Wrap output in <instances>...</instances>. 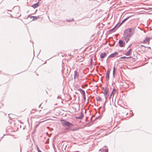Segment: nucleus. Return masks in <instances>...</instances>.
<instances>
[{
  "mask_svg": "<svg viewBox=\"0 0 152 152\" xmlns=\"http://www.w3.org/2000/svg\"><path fill=\"white\" fill-rule=\"evenodd\" d=\"M115 88H113V90L112 91H113V92L114 91H115Z\"/></svg>",
  "mask_w": 152,
  "mask_h": 152,
  "instance_id": "30",
  "label": "nucleus"
},
{
  "mask_svg": "<svg viewBox=\"0 0 152 152\" xmlns=\"http://www.w3.org/2000/svg\"><path fill=\"white\" fill-rule=\"evenodd\" d=\"M118 54V53L117 52H115L114 53H112L108 57L107 59H108L109 57H115L116 55H117Z\"/></svg>",
  "mask_w": 152,
  "mask_h": 152,
  "instance_id": "8",
  "label": "nucleus"
},
{
  "mask_svg": "<svg viewBox=\"0 0 152 152\" xmlns=\"http://www.w3.org/2000/svg\"><path fill=\"white\" fill-rule=\"evenodd\" d=\"M120 24H121V23H117L114 26V28H115L118 26V27H119L121 26V25H120Z\"/></svg>",
  "mask_w": 152,
  "mask_h": 152,
  "instance_id": "17",
  "label": "nucleus"
},
{
  "mask_svg": "<svg viewBox=\"0 0 152 152\" xmlns=\"http://www.w3.org/2000/svg\"><path fill=\"white\" fill-rule=\"evenodd\" d=\"M105 103H104L103 105V107L102 108V112H103L105 111Z\"/></svg>",
  "mask_w": 152,
  "mask_h": 152,
  "instance_id": "16",
  "label": "nucleus"
},
{
  "mask_svg": "<svg viewBox=\"0 0 152 152\" xmlns=\"http://www.w3.org/2000/svg\"><path fill=\"white\" fill-rule=\"evenodd\" d=\"M10 124H11V122H10Z\"/></svg>",
  "mask_w": 152,
  "mask_h": 152,
  "instance_id": "38",
  "label": "nucleus"
},
{
  "mask_svg": "<svg viewBox=\"0 0 152 152\" xmlns=\"http://www.w3.org/2000/svg\"><path fill=\"white\" fill-rule=\"evenodd\" d=\"M84 116V115L83 113L82 112H81V114L79 116L76 117L75 118L76 119H81L83 118Z\"/></svg>",
  "mask_w": 152,
  "mask_h": 152,
  "instance_id": "9",
  "label": "nucleus"
},
{
  "mask_svg": "<svg viewBox=\"0 0 152 152\" xmlns=\"http://www.w3.org/2000/svg\"><path fill=\"white\" fill-rule=\"evenodd\" d=\"M11 16L12 17V15H11Z\"/></svg>",
  "mask_w": 152,
  "mask_h": 152,
  "instance_id": "37",
  "label": "nucleus"
},
{
  "mask_svg": "<svg viewBox=\"0 0 152 152\" xmlns=\"http://www.w3.org/2000/svg\"><path fill=\"white\" fill-rule=\"evenodd\" d=\"M115 67L114 66L113 67V77H114V76H115Z\"/></svg>",
  "mask_w": 152,
  "mask_h": 152,
  "instance_id": "20",
  "label": "nucleus"
},
{
  "mask_svg": "<svg viewBox=\"0 0 152 152\" xmlns=\"http://www.w3.org/2000/svg\"><path fill=\"white\" fill-rule=\"evenodd\" d=\"M118 44L119 46L121 47H123L124 46L125 43L121 40H120L118 41Z\"/></svg>",
  "mask_w": 152,
  "mask_h": 152,
  "instance_id": "5",
  "label": "nucleus"
},
{
  "mask_svg": "<svg viewBox=\"0 0 152 152\" xmlns=\"http://www.w3.org/2000/svg\"><path fill=\"white\" fill-rule=\"evenodd\" d=\"M109 89L107 87H105L104 90L103 91L104 92L103 93L104 94V95L105 96L106 100L107 99L109 96Z\"/></svg>",
  "mask_w": 152,
  "mask_h": 152,
  "instance_id": "3",
  "label": "nucleus"
},
{
  "mask_svg": "<svg viewBox=\"0 0 152 152\" xmlns=\"http://www.w3.org/2000/svg\"><path fill=\"white\" fill-rule=\"evenodd\" d=\"M99 116L97 117H96V118H95V119H94V121H95V120H96V119H97L99 118Z\"/></svg>",
  "mask_w": 152,
  "mask_h": 152,
  "instance_id": "28",
  "label": "nucleus"
},
{
  "mask_svg": "<svg viewBox=\"0 0 152 152\" xmlns=\"http://www.w3.org/2000/svg\"><path fill=\"white\" fill-rule=\"evenodd\" d=\"M8 11H11L10 10H8Z\"/></svg>",
  "mask_w": 152,
  "mask_h": 152,
  "instance_id": "40",
  "label": "nucleus"
},
{
  "mask_svg": "<svg viewBox=\"0 0 152 152\" xmlns=\"http://www.w3.org/2000/svg\"><path fill=\"white\" fill-rule=\"evenodd\" d=\"M141 46L142 47H144L145 48H146V47H145V46L142 45H141Z\"/></svg>",
  "mask_w": 152,
  "mask_h": 152,
  "instance_id": "29",
  "label": "nucleus"
},
{
  "mask_svg": "<svg viewBox=\"0 0 152 152\" xmlns=\"http://www.w3.org/2000/svg\"><path fill=\"white\" fill-rule=\"evenodd\" d=\"M61 123L62 125L64 126H67L69 127L73 126V124L70 123L69 122L64 120H62L61 121Z\"/></svg>",
  "mask_w": 152,
  "mask_h": 152,
  "instance_id": "2",
  "label": "nucleus"
},
{
  "mask_svg": "<svg viewBox=\"0 0 152 152\" xmlns=\"http://www.w3.org/2000/svg\"><path fill=\"white\" fill-rule=\"evenodd\" d=\"M21 150L20 149V152H21Z\"/></svg>",
  "mask_w": 152,
  "mask_h": 152,
  "instance_id": "41",
  "label": "nucleus"
},
{
  "mask_svg": "<svg viewBox=\"0 0 152 152\" xmlns=\"http://www.w3.org/2000/svg\"><path fill=\"white\" fill-rule=\"evenodd\" d=\"M83 97L84 100H85L86 99V94L83 95Z\"/></svg>",
  "mask_w": 152,
  "mask_h": 152,
  "instance_id": "26",
  "label": "nucleus"
},
{
  "mask_svg": "<svg viewBox=\"0 0 152 152\" xmlns=\"http://www.w3.org/2000/svg\"><path fill=\"white\" fill-rule=\"evenodd\" d=\"M132 49H130L128 51H129V52H130V51H131Z\"/></svg>",
  "mask_w": 152,
  "mask_h": 152,
  "instance_id": "32",
  "label": "nucleus"
},
{
  "mask_svg": "<svg viewBox=\"0 0 152 152\" xmlns=\"http://www.w3.org/2000/svg\"><path fill=\"white\" fill-rule=\"evenodd\" d=\"M79 77V74L78 72L76 70H75L74 71V79H75L78 78Z\"/></svg>",
  "mask_w": 152,
  "mask_h": 152,
  "instance_id": "7",
  "label": "nucleus"
},
{
  "mask_svg": "<svg viewBox=\"0 0 152 152\" xmlns=\"http://www.w3.org/2000/svg\"><path fill=\"white\" fill-rule=\"evenodd\" d=\"M146 48H148V49H150L151 48L150 47H146Z\"/></svg>",
  "mask_w": 152,
  "mask_h": 152,
  "instance_id": "31",
  "label": "nucleus"
},
{
  "mask_svg": "<svg viewBox=\"0 0 152 152\" xmlns=\"http://www.w3.org/2000/svg\"><path fill=\"white\" fill-rule=\"evenodd\" d=\"M106 56V54L105 53H102L100 54V57L102 58H104Z\"/></svg>",
  "mask_w": 152,
  "mask_h": 152,
  "instance_id": "11",
  "label": "nucleus"
},
{
  "mask_svg": "<svg viewBox=\"0 0 152 152\" xmlns=\"http://www.w3.org/2000/svg\"><path fill=\"white\" fill-rule=\"evenodd\" d=\"M131 58V57H126L125 56H123L121 57L120 58L121 59H128Z\"/></svg>",
  "mask_w": 152,
  "mask_h": 152,
  "instance_id": "18",
  "label": "nucleus"
},
{
  "mask_svg": "<svg viewBox=\"0 0 152 152\" xmlns=\"http://www.w3.org/2000/svg\"><path fill=\"white\" fill-rule=\"evenodd\" d=\"M39 1H40L41 0H38Z\"/></svg>",
  "mask_w": 152,
  "mask_h": 152,
  "instance_id": "39",
  "label": "nucleus"
},
{
  "mask_svg": "<svg viewBox=\"0 0 152 152\" xmlns=\"http://www.w3.org/2000/svg\"><path fill=\"white\" fill-rule=\"evenodd\" d=\"M92 61H93L92 59V58H91V61H90V62H91V65L92 64Z\"/></svg>",
  "mask_w": 152,
  "mask_h": 152,
  "instance_id": "27",
  "label": "nucleus"
},
{
  "mask_svg": "<svg viewBox=\"0 0 152 152\" xmlns=\"http://www.w3.org/2000/svg\"><path fill=\"white\" fill-rule=\"evenodd\" d=\"M134 34V32L132 31V29L131 28H128L125 30L123 34L124 40L126 43L128 42L130 38Z\"/></svg>",
  "mask_w": 152,
  "mask_h": 152,
  "instance_id": "1",
  "label": "nucleus"
},
{
  "mask_svg": "<svg viewBox=\"0 0 152 152\" xmlns=\"http://www.w3.org/2000/svg\"><path fill=\"white\" fill-rule=\"evenodd\" d=\"M101 150V149H100L99 150V151H100V150Z\"/></svg>",
  "mask_w": 152,
  "mask_h": 152,
  "instance_id": "36",
  "label": "nucleus"
},
{
  "mask_svg": "<svg viewBox=\"0 0 152 152\" xmlns=\"http://www.w3.org/2000/svg\"><path fill=\"white\" fill-rule=\"evenodd\" d=\"M80 128H75V129H72L71 130L72 131H77V130H78Z\"/></svg>",
  "mask_w": 152,
  "mask_h": 152,
  "instance_id": "19",
  "label": "nucleus"
},
{
  "mask_svg": "<svg viewBox=\"0 0 152 152\" xmlns=\"http://www.w3.org/2000/svg\"><path fill=\"white\" fill-rule=\"evenodd\" d=\"M115 29V28L114 27L113 28H112V29H111V30H110L109 31V33H111V32L113 30H114Z\"/></svg>",
  "mask_w": 152,
  "mask_h": 152,
  "instance_id": "21",
  "label": "nucleus"
},
{
  "mask_svg": "<svg viewBox=\"0 0 152 152\" xmlns=\"http://www.w3.org/2000/svg\"><path fill=\"white\" fill-rule=\"evenodd\" d=\"M41 106V104H40V105L39 106V107H40Z\"/></svg>",
  "mask_w": 152,
  "mask_h": 152,
  "instance_id": "35",
  "label": "nucleus"
},
{
  "mask_svg": "<svg viewBox=\"0 0 152 152\" xmlns=\"http://www.w3.org/2000/svg\"><path fill=\"white\" fill-rule=\"evenodd\" d=\"M73 20H74L73 18H72L71 20H68V19L66 20V21L67 22H71L72 21H73Z\"/></svg>",
  "mask_w": 152,
  "mask_h": 152,
  "instance_id": "22",
  "label": "nucleus"
},
{
  "mask_svg": "<svg viewBox=\"0 0 152 152\" xmlns=\"http://www.w3.org/2000/svg\"><path fill=\"white\" fill-rule=\"evenodd\" d=\"M131 28L132 29V31H133L134 32V30H135V27H133Z\"/></svg>",
  "mask_w": 152,
  "mask_h": 152,
  "instance_id": "24",
  "label": "nucleus"
},
{
  "mask_svg": "<svg viewBox=\"0 0 152 152\" xmlns=\"http://www.w3.org/2000/svg\"><path fill=\"white\" fill-rule=\"evenodd\" d=\"M96 99L97 101L100 102L101 101L102 99L101 97L98 96L96 97Z\"/></svg>",
  "mask_w": 152,
  "mask_h": 152,
  "instance_id": "15",
  "label": "nucleus"
},
{
  "mask_svg": "<svg viewBox=\"0 0 152 152\" xmlns=\"http://www.w3.org/2000/svg\"><path fill=\"white\" fill-rule=\"evenodd\" d=\"M150 38L149 37H147L145 38V39L142 42V43H149Z\"/></svg>",
  "mask_w": 152,
  "mask_h": 152,
  "instance_id": "6",
  "label": "nucleus"
},
{
  "mask_svg": "<svg viewBox=\"0 0 152 152\" xmlns=\"http://www.w3.org/2000/svg\"><path fill=\"white\" fill-rule=\"evenodd\" d=\"M111 71V69H107V72L106 73V79L107 80H108L109 78V74L110 73V72Z\"/></svg>",
  "mask_w": 152,
  "mask_h": 152,
  "instance_id": "4",
  "label": "nucleus"
},
{
  "mask_svg": "<svg viewBox=\"0 0 152 152\" xmlns=\"http://www.w3.org/2000/svg\"><path fill=\"white\" fill-rule=\"evenodd\" d=\"M113 91H112V93H111V95H110V96H111V95H112L113 94Z\"/></svg>",
  "mask_w": 152,
  "mask_h": 152,
  "instance_id": "33",
  "label": "nucleus"
},
{
  "mask_svg": "<svg viewBox=\"0 0 152 152\" xmlns=\"http://www.w3.org/2000/svg\"><path fill=\"white\" fill-rule=\"evenodd\" d=\"M9 117L11 118V119H12L11 118V117L10 116H9Z\"/></svg>",
  "mask_w": 152,
  "mask_h": 152,
  "instance_id": "34",
  "label": "nucleus"
},
{
  "mask_svg": "<svg viewBox=\"0 0 152 152\" xmlns=\"http://www.w3.org/2000/svg\"><path fill=\"white\" fill-rule=\"evenodd\" d=\"M130 54V52H129V51H128L125 54V55H126V56H129V55Z\"/></svg>",
  "mask_w": 152,
  "mask_h": 152,
  "instance_id": "23",
  "label": "nucleus"
},
{
  "mask_svg": "<svg viewBox=\"0 0 152 152\" xmlns=\"http://www.w3.org/2000/svg\"><path fill=\"white\" fill-rule=\"evenodd\" d=\"M39 5V3L37 2L36 4H33L31 7L34 8H35L37 7Z\"/></svg>",
  "mask_w": 152,
  "mask_h": 152,
  "instance_id": "12",
  "label": "nucleus"
},
{
  "mask_svg": "<svg viewBox=\"0 0 152 152\" xmlns=\"http://www.w3.org/2000/svg\"><path fill=\"white\" fill-rule=\"evenodd\" d=\"M104 152H108V149H104Z\"/></svg>",
  "mask_w": 152,
  "mask_h": 152,
  "instance_id": "25",
  "label": "nucleus"
},
{
  "mask_svg": "<svg viewBox=\"0 0 152 152\" xmlns=\"http://www.w3.org/2000/svg\"><path fill=\"white\" fill-rule=\"evenodd\" d=\"M78 90L80 92L81 94H82L83 95L86 94L85 92L81 88H79Z\"/></svg>",
  "mask_w": 152,
  "mask_h": 152,
  "instance_id": "13",
  "label": "nucleus"
},
{
  "mask_svg": "<svg viewBox=\"0 0 152 152\" xmlns=\"http://www.w3.org/2000/svg\"><path fill=\"white\" fill-rule=\"evenodd\" d=\"M33 18L32 20H37V19L39 18V16H31Z\"/></svg>",
  "mask_w": 152,
  "mask_h": 152,
  "instance_id": "14",
  "label": "nucleus"
},
{
  "mask_svg": "<svg viewBox=\"0 0 152 152\" xmlns=\"http://www.w3.org/2000/svg\"><path fill=\"white\" fill-rule=\"evenodd\" d=\"M132 16H129L125 18H124L122 21V22L121 23V24L120 25H121L124 22H125L128 19L131 18Z\"/></svg>",
  "mask_w": 152,
  "mask_h": 152,
  "instance_id": "10",
  "label": "nucleus"
}]
</instances>
